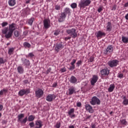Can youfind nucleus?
<instances>
[{"label": "nucleus", "instance_id": "f257e3e1", "mask_svg": "<svg viewBox=\"0 0 128 128\" xmlns=\"http://www.w3.org/2000/svg\"><path fill=\"white\" fill-rule=\"evenodd\" d=\"M16 28H18L16 24L12 23L9 24V28L8 27H4L2 29V32L3 34H4L6 38H10L12 36Z\"/></svg>", "mask_w": 128, "mask_h": 128}, {"label": "nucleus", "instance_id": "f03ea898", "mask_svg": "<svg viewBox=\"0 0 128 128\" xmlns=\"http://www.w3.org/2000/svg\"><path fill=\"white\" fill-rule=\"evenodd\" d=\"M92 1L90 0H81L78 6L82 10V8H84L86 6H88L90 4Z\"/></svg>", "mask_w": 128, "mask_h": 128}, {"label": "nucleus", "instance_id": "7ed1b4c3", "mask_svg": "<svg viewBox=\"0 0 128 128\" xmlns=\"http://www.w3.org/2000/svg\"><path fill=\"white\" fill-rule=\"evenodd\" d=\"M66 32L68 34H69L70 36L73 38H76L78 36V33H76V30L74 28L71 29H68L66 30Z\"/></svg>", "mask_w": 128, "mask_h": 128}, {"label": "nucleus", "instance_id": "20e7f679", "mask_svg": "<svg viewBox=\"0 0 128 128\" xmlns=\"http://www.w3.org/2000/svg\"><path fill=\"white\" fill-rule=\"evenodd\" d=\"M24 118V114H18V122H20V124H26V122H28V116H26Z\"/></svg>", "mask_w": 128, "mask_h": 128}, {"label": "nucleus", "instance_id": "39448f33", "mask_svg": "<svg viewBox=\"0 0 128 128\" xmlns=\"http://www.w3.org/2000/svg\"><path fill=\"white\" fill-rule=\"evenodd\" d=\"M119 62L120 61H118V60H110L108 62V64L110 66V68H114L118 66Z\"/></svg>", "mask_w": 128, "mask_h": 128}, {"label": "nucleus", "instance_id": "423d86ee", "mask_svg": "<svg viewBox=\"0 0 128 128\" xmlns=\"http://www.w3.org/2000/svg\"><path fill=\"white\" fill-rule=\"evenodd\" d=\"M90 104L92 106H96V104L100 105V100L98 97L94 96L90 101Z\"/></svg>", "mask_w": 128, "mask_h": 128}, {"label": "nucleus", "instance_id": "0eeeda50", "mask_svg": "<svg viewBox=\"0 0 128 128\" xmlns=\"http://www.w3.org/2000/svg\"><path fill=\"white\" fill-rule=\"evenodd\" d=\"M56 96L54 94H48L46 96V100L49 102H52L56 100Z\"/></svg>", "mask_w": 128, "mask_h": 128}, {"label": "nucleus", "instance_id": "6e6552de", "mask_svg": "<svg viewBox=\"0 0 128 128\" xmlns=\"http://www.w3.org/2000/svg\"><path fill=\"white\" fill-rule=\"evenodd\" d=\"M44 26L46 30L50 28V20L49 19H44L43 21Z\"/></svg>", "mask_w": 128, "mask_h": 128}, {"label": "nucleus", "instance_id": "1a4fd4ad", "mask_svg": "<svg viewBox=\"0 0 128 128\" xmlns=\"http://www.w3.org/2000/svg\"><path fill=\"white\" fill-rule=\"evenodd\" d=\"M36 96L40 98H42L44 96V91L42 88H38L35 92Z\"/></svg>", "mask_w": 128, "mask_h": 128}, {"label": "nucleus", "instance_id": "9d476101", "mask_svg": "<svg viewBox=\"0 0 128 128\" xmlns=\"http://www.w3.org/2000/svg\"><path fill=\"white\" fill-rule=\"evenodd\" d=\"M64 48V46L62 44V43H58L56 44L55 46V50L57 52H58L60 50H62Z\"/></svg>", "mask_w": 128, "mask_h": 128}, {"label": "nucleus", "instance_id": "9b49d317", "mask_svg": "<svg viewBox=\"0 0 128 128\" xmlns=\"http://www.w3.org/2000/svg\"><path fill=\"white\" fill-rule=\"evenodd\" d=\"M66 14L62 12L60 14L59 16L58 17V22H64L66 20Z\"/></svg>", "mask_w": 128, "mask_h": 128}, {"label": "nucleus", "instance_id": "f8f14e48", "mask_svg": "<svg viewBox=\"0 0 128 128\" xmlns=\"http://www.w3.org/2000/svg\"><path fill=\"white\" fill-rule=\"evenodd\" d=\"M112 52H114V46L112 45H108L104 51V54H112Z\"/></svg>", "mask_w": 128, "mask_h": 128}, {"label": "nucleus", "instance_id": "ddd939ff", "mask_svg": "<svg viewBox=\"0 0 128 128\" xmlns=\"http://www.w3.org/2000/svg\"><path fill=\"white\" fill-rule=\"evenodd\" d=\"M100 72L102 76H108L110 74V70H108V68H106L101 70Z\"/></svg>", "mask_w": 128, "mask_h": 128}, {"label": "nucleus", "instance_id": "4468645a", "mask_svg": "<svg viewBox=\"0 0 128 128\" xmlns=\"http://www.w3.org/2000/svg\"><path fill=\"white\" fill-rule=\"evenodd\" d=\"M98 76L97 75H93L90 80L92 86H94V84L98 82Z\"/></svg>", "mask_w": 128, "mask_h": 128}, {"label": "nucleus", "instance_id": "2eb2a0df", "mask_svg": "<svg viewBox=\"0 0 128 128\" xmlns=\"http://www.w3.org/2000/svg\"><path fill=\"white\" fill-rule=\"evenodd\" d=\"M96 36L97 38L100 39V38H102V36H105L106 33L102 32L100 30H99L96 33Z\"/></svg>", "mask_w": 128, "mask_h": 128}, {"label": "nucleus", "instance_id": "dca6fc26", "mask_svg": "<svg viewBox=\"0 0 128 128\" xmlns=\"http://www.w3.org/2000/svg\"><path fill=\"white\" fill-rule=\"evenodd\" d=\"M21 60L24 66H30V60H26V58H22Z\"/></svg>", "mask_w": 128, "mask_h": 128}, {"label": "nucleus", "instance_id": "f3484780", "mask_svg": "<svg viewBox=\"0 0 128 128\" xmlns=\"http://www.w3.org/2000/svg\"><path fill=\"white\" fill-rule=\"evenodd\" d=\"M85 108L88 112H90V114H92V112H94V109H92V107L89 104H86L85 105Z\"/></svg>", "mask_w": 128, "mask_h": 128}, {"label": "nucleus", "instance_id": "a211bd4d", "mask_svg": "<svg viewBox=\"0 0 128 128\" xmlns=\"http://www.w3.org/2000/svg\"><path fill=\"white\" fill-rule=\"evenodd\" d=\"M112 22H108L106 26V32H112Z\"/></svg>", "mask_w": 128, "mask_h": 128}, {"label": "nucleus", "instance_id": "6ab92c4d", "mask_svg": "<svg viewBox=\"0 0 128 128\" xmlns=\"http://www.w3.org/2000/svg\"><path fill=\"white\" fill-rule=\"evenodd\" d=\"M71 12H72V10L70 8H66L64 9V12H62L64 14H65L66 16L67 14H68V16H70Z\"/></svg>", "mask_w": 128, "mask_h": 128}, {"label": "nucleus", "instance_id": "aec40b11", "mask_svg": "<svg viewBox=\"0 0 128 128\" xmlns=\"http://www.w3.org/2000/svg\"><path fill=\"white\" fill-rule=\"evenodd\" d=\"M35 128H42V122L40 120H38L36 122Z\"/></svg>", "mask_w": 128, "mask_h": 128}, {"label": "nucleus", "instance_id": "412c9836", "mask_svg": "<svg viewBox=\"0 0 128 128\" xmlns=\"http://www.w3.org/2000/svg\"><path fill=\"white\" fill-rule=\"evenodd\" d=\"M76 94V88L72 86L68 89V94L72 96V94Z\"/></svg>", "mask_w": 128, "mask_h": 128}, {"label": "nucleus", "instance_id": "4be33fe9", "mask_svg": "<svg viewBox=\"0 0 128 128\" xmlns=\"http://www.w3.org/2000/svg\"><path fill=\"white\" fill-rule=\"evenodd\" d=\"M8 4L10 6H14L16 4V0H8Z\"/></svg>", "mask_w": 128, "mask_h": 128}, {"label": "nucleus", "instance_id": "5701e85b", "mask_svg": "<svg viewBox=\"0 0 128 128\" xmlns=\"http://www.w3.org/2000/svg\"><path fill=\"white\" fill-rule=\"evenodd\" d=\"M17 72L20 74H24V68H22V66H18L17 68Z\"/></svg>", "mask_w": 128, "mask_h": 128}, {"label": "nucleus", "instance_id": "b1692460", "mask_svg": "<svg viewBox=\"0 0 128 128\" xmlns=\"http://www.w3.org/2000/svg\"><path fill=\"white\" fill-rule=\"evenodd\" d=\"M78 82V79L74 76H72L70 78V82L71 84H76Z\"/></svg>", "mask_w": 128, "mask_h": 128}, {"label": "nucleus", "instance_id": "393cba45", "mask_svg": "<svg viewBox=\"0 0 128 128\" xmlns=\"http://www.w3.org/2000/svg\"><path fill=\"white\" fill-rule=\"evenodd\" d=\"M114 88H116L114 84H110V87L108 88V92H114Z\"/></svg>", "mask_w": 128, "mask_h": 128}, {"label": "nucleus", "instance_id": "a878e982", "mask_svg": "<svg viewBox=\"0 0 128 128\" xmlns=\"http://www.w3.org/2000/svg\"><path fill=\"white\" fill-rule=\"evenodd\" d=\"M120 124L122 126H128V121L126 119L120 120Z\"/></svg>", "mask_w": 128, "mask_h": 128}, {"label": "nucleus", "instance_id": "bb28decb", "mask_svg": "<svg viewBox=\"0 0 128 128\" xmlns=\"http://www.w3.org/2000/svg\"><path fill=\"white\" fill-rule=\"evenodd\" d=\"M14 50H16L15 48H11L8 50V54L10 56H12V54H14Z\"/></svg>", "mask_w": 128, "mask_h": 128}, {"label": "nucleus", "instance_id": "cd10ccee", "mask_svg": "<svg viewBox=\"0 0 128 128\" xmlns=\"http://www.w3.org/2000/svg\"><path fill=\"white\" fill-rule=\"evenodd\" d=\"M18 94L20 96H24V94H26V92L24 91V90L22 89V90H20L18 93Z\"/></svg>", "mask_w": 128, "mask_h": 128}, {"label": "nucleus", "instance_id": "c85d7f7f", "mask_svg": "<svg viewBox=\"0 0 128 128\" xmlns=\"http://www.w3.org/2000/svg\"><path fill=\"white\" fill-rule=\"evenodd\" d=\"M122 40L124 44H128V38L124 36H122Z\"/></svg>", "mask_w": 128, "mask_h": 128}, {"label": "nucleus", "instance_id": "c756f323", "mask_svg": "<svg viewBox=\"0 0 128 128\" xmlns=\"http://www.w3.org/2000/svg\"><path fill=\"white\" fill-rule=\"evenodd\" d=\"M34 18H31L28 20V24L30 26H32V23L34 22Z\"/></svg>", "mask_w": 128, "mask_h": 128}, {"label": "nucleus", "instance_id": "7c9ffc66", "mask_svg": "<svg viewBox=\"0 0 128 128\" xmlns=\"http://www.w3.org/2000/svg\"><path fill=\"white\" fill-rule=\"evenodd\" d=\"M28 122H32L33 120H34V116L33 115L28 116Z\"/></svg>", "mask_w": 128, "mask_h": 128}, {"label": "nucleus", "instance_id": "2f4dec72", "mask_svg": "<svg viewBox=\"0 0 128 128\" xmlns=\"http://www.w3.org/2000/svg\"><path fill=\"white\" fill-rule=\"evenodd\" d=\"M70 7L73 9L76 8H78V4L76 2L72 3L70 4Z\"/></svg>", "mask_w": 128, "mask_h": 128}, {"label": "nucleus", "instance_id": "473e14b6", "mask_svg": "<svg viewBox=\"0 0 128 128\" xmlns=\"http://www.w3.org/2000/svg\"><path fill=\"white\" fill-rule=\"evenodd\" d=\"M82 60H78L76 63V66H77V68H80V66H82Z\"/></svg>", "mask_w": 128, "mask_h": 128}, {"label": "nucleus", "instance_id": "72a5a7b5", "mask_svg": "<svg viewBox=\"0 0 128 128\" xmlns=\"http://www.w3.org/2000/svg\"><path fill=\"white\" fill-rule=\"evenodd\" d=\"M74 108H72L68 111V114L69 116H72V114H74Z\"/></svg>", "mask_w": 128, "mask_h": 128}, {"label": "nucleus", "instance_id": "f704fd0d", "mask_svg": "<svg viewBox=\"0 0 128 128\" xmlns=\"http://www.w3.org/2000/svg\"><path fill=\"white\" fill-rule=\"evenodd\" d=\"M122 104H124V106H128V99L123 100Z\"/></svg>", "mask_w": 128, "mask_h": 128}, {"label": "nucleus", "instance_id": "c9c22d12", "mask_svg": "<svg viewBox=\"0 0 128 128\" xmlns=\"http://www.w3.org/2000/svg\"><path fill=\"white\" fill-rule=\"evenodd\" d=\"M24 46L25 48H30V44L28 42H24Z\"/></svg>", "mask_w": 128, "mask_h": 128}, {"label": "nucleus", "instance_id": "e433bc0d", "mask_svg": "<svg viewBox=\"0 0 128 128\" xmlns=\"http://www.w3.org/2000/svg\"><path fill=\"white\" fill-rule=\"evenodd\" d=\"M8 24V22H4L2 23L1 26L2 28H4V26H6Z\"/></svg>", "mask_w": 128, "mask_h": 128}, {"label": "nucleus", "instance_id": "4c0bfd02", "mask_svg": "<svg viewBox=\"0 0 128 128\" xmlns=\"http://www.w3.org/2000/svg\"><path fill=\"white\" fill-rule=\"evenodd\" d=\"M6 90L3 89L0 91V96H2L4 93L6 92Z\"/></svg>", "mask_w": 128, "mask_h": 128}, {"label": "nucleus", "instance_id": "58836bf2", "mask_svg": "<svg viewBox=\"0 0 128 128\" xmlns=\"http://www.w3.org/2000/svg\"><path fill=\"white\" fill-rule=\"evenodd\" d=\"M94 60V57L91 56L90 58L88 60V62H92Z\"/></svg>", "mask_w": 128, "mask_h": 128}, {"label": "nucleus", "instance_id": "ea45409f", "mask_svg": "<svg viewBox=\"0 0 128 128\" xmlns=\"http://www.w3.org/2000/svg\"><path fill=\"white\" fill-rule=\"evenodd\" d=\"M6 62V60H4V58H0V64H2Z\"/></svg>", "mask_w": 128, "mask_h": 128}, {"label": "nucleus", "instance_id": "a19ab883", "mask_svg": "<svg viewBox=\"0 0 128 128\" xmlns=\"http://www.w3.org/2000/svg\"><path fill=\"white\" fill-rule=\"evenodd\" d=\"M14 36H16V38H18V36H20V32H18V31L15 30L14 32Z\"/></svg>", "mask_w": 128, "mask_h": 128}, {"label": "nucleus", "instance_id": "79ce46f5", "mask_svg": "<svg viewBox=\"0 0 128 128\" xmlns=\"http://www.w3.org/2000/svg\"><path fill=\"white\" fill-rule=\"evenodd\" d=\"M28 56L30 58H34V54L32 52H30L28 56H26V58H28Z\"/></svg>", "mask_w": 128, "mask_h": 128}, {"label": "nucleus", "instance_id": "37998d69", "mask_svg": "<svg viewBox=\"0 0 128 128\" xmlns=\"http://www.w3.org/2000/svg\"><path fill=\"white\" fill-rule=\"evenodd\" d=\"M92 128H96V123L92 122L90 125Z\"/></svg>", "mask_w": 128, "mask_h": 128}, {"label": "nucleus", "instance_id": "c03bdc74", "mask_svg": "<svg viewBox=\"0 0 128 128\" xmlns=\"http://www.w3.org/2000/svg\"><path fill=\"white\" fill-rule=\"evenodd\" d=\"M55 10H60V6L56 5L55 6Z\"/></svg>", "mask_w": 128, "mask_h": 128}, {"label": "nucleus", "instance_id": "a18cd8bd", "mask_svg": "<svg viewBox=\"0 0 128 128\" xmlns=\"http://www.w3.org/2000/svg\"><path fill=\"white\" fill-rule=\"evenodd\" d=\"M24 92H25V94H28L30 92V90L26 89V90H24Z\"/></svg>", "mask_w": 128, "mask_h": 128}, {"label": "nucleus", "instance_id": "49530a36", "mask_svg": "<svg viewBox=\"0 0 128 128\" xmlns=\"http://www.w3.org/2000/svg\"><path fill=\"white\" fill-rule=\"evenodd\" d=\"M56 128H60V122H57L56 125L55 126Z\"/></svg>", "mask_w": 128, "mask_h": 128}, {"label": "nucleus", "instance_id": "de8ad7c7", "mask_svg": "<svg viewBox=\"0 0 128 128\" xmlns=\"http://www.w3.org/2000/svg\"><path fill=\"white\" fill-rule=\"evenodd\" d=\"M60 72H66V68H62Z\"/></svg>", "mask_w": 128, "mask_h": 128}, {"label": "nucleus", "instance_id": "09e8293b", "mask_svg": "<svg viewBox=\"0 0 128 128\" xmlns=\"http://www.w3.org/2000/svg\"><path fill=\"white\" fill-rule=\"evenodd\" d=\"M60 34V30H56V31L54 32V36H58Z\"/></svg>", "mask_w": 128, "mask_h": 128}, {"label": "nucleus", "instance_id": "8fccbe9b", "mask_svg": "<svg viewBox=\"0 0 128 128\" xmlns=\"http://www.w3.org/2000/svg\"><path fill=\"white\" fill-rule=\"evenodd\" d=\"M29 126L30 128H34V122H31L29 124Z\"/></svg>", "mask_w": 128, "mask_h": 128}, {"label": "nucleus", "instance_id": "3c124183", "mask_svg": "<svg viewBox=\"0 0 128 128\" xmlns=\"http://www.w3.org/2000/svg\"><path fill=\"white\" fill-rule=\"evenodd\" d=\"M76 62V60H72V62H71V66H74V64Z\"/></svg>", "mask_w": 128, "mask_h": 128}, {"label": "nucleus", "instance_id": "603ef678", "mask_svg": "<svg viewBox=\"0 0 128 128\" xmlns=\"http://www.w3.org/2000/svg\"><path fill=\"white\" fill-rule=\"evenodd\" d=\"M74 68H76V66L74 65H72L69 70H74Z\"/></svg>", "mask_w": 128, "mask_h": 128}, {"label": "nucleus", "instance_id": "864d4df0", "mask_svg": "<svg viewBox=\"0 0 128 128\" xmlns=\"http://www.w3.org/2000/svg\"><path fill=\"white\" fill-rule=\"evenodd\" d=\"M76 106H78V108H80V106H82V102H77Z\"/></svg>", "mask_w": 128, "mask_h": 128}, {"label": "nucleus", "instance_id": "5fc2aeb1", "mask_svg": "<svg viewBox=\"0 0 128 128\" xmlns=\"http://www.w3.org/2000/svg\"><path fill=\"white\" fill-rule=\"evenodd\" d=\"M52 71V68H49L48 69V70L46 72V74H50V72Z\"/></svg>", "mask_w": 128, "mask_h": 128}, {"label": "nucleus", "instance_id": "6e6d98bb", "mask_svg": "<svg viewBox=\"0 0 128 128\" xmlns=\"http://www.w3.org/2000/svg\"><path fill=\"white\" fill-rule=\"evenodd\" d=\"M118 78H124V74H118Z\"/></svg>", "mask_w": 128, "mask_h": 128}, {"label": "nucleus", "instance_id": "4d7b16f0", "mask_svg": "<svg viewBox=\"0 0 128 128\" xmlns=\"http://www.w3.org/2000/svg\"><path fill=\"white\" fill-rule=\"evenodd\" d=\"M102 8L100 7L98 10V12H102Z\"/></svg>", "mask_w": 128, "mask_h": 128}, {"label": "nucleus", "instance_id": "13d9d810", "mask_svg": "<svg viewBox=\"0 0 128 128\" xmlns=\"http://www.w3.org/2000/svg\"><path fill=\"white\" fill-rule=\"evenodd\" d=\"M116 10V5H114L112 8V10Z\"/></svg>", "mask_w": 128, "mask_h": 128}, {"label": "nucleus", "instance_id": "bf43d9fd", "mask_svg": "<svg viewBox=\"0 0 128 128\" xmlns=\"http://www.w3.org/2000/svg\"><path fill=\"white\" fill-rule=\"evenodd\" d=\"M72 38V36H68L64 38L65 40H70Z\"/></svg>", "mask_w": 128, "mask_h": 128}, {"label": "nucleus", "instance_id": "052dcab7", "mask_svg": "<svg viewBox=\"0 0 128 128\" xmlns=\"http://www.w3.org/2000/svg\"><path fill=\"white\" fill-rule=\"evenodd\" d=\"M23 82L25 84H30V82H28V80H24L23 81Z\"/></svg>", "mask_w": 128, "mask_h": 128}, {"label": "nucleus", "instance_id": "680f3d73", "mask_svg": "<svg viewBox=\"0 0 128 128\" xmlns=\"http://www.w3.org/2000/svg\"><path fill=\"white\" fill-rule=\"evenodd\" d=\"M2 108H4V106H2V104H0V112L2 110Z\"/></svg>", "mask_w": 128, "mask_h": 128}, {"label": "nucleus", "instance_id": "e2e57ef3", "mask_svg": "<svg viewBox=\"0 0 128 128\" xmlns=\"http://www.w3.org/2000/svg\"><path fill=\"white\" fill-rule=\"evenodd\" d=\"M56 86H58V84L56 83H54L53 84H52V87L53 88H56Z\"/></svg>", "mask_w": 128, "mask_h": 128}, {"label": "nucleus", "instance_id": "0e129e2a", "mask_svg": "<svg viewBox=\"0 0 128 128\" xmlns=\"http://www.w3.org/2000/svg\"><path fill=\"white\" fill-rule=\"evenodd\" d=\"M124 8H128V2L124 4Z\"/></svg>", "mask_w": 128, "mask_h": 128}, {"label": "nucleus", "instance_id": "69168bd1", "mask_svg": "<svg viewBox=\"0 0 128 128\" xmlns=\"http://www.w3.org/2000/svg\"><path fill=\"white\" fill-rule=\"evenodd\" d=\"M30 0H26V4H30Z\"/></svg>", "mask_w": 128, "mask_h": 128}, {"label": "nucleus", "instance_id": "338daca9", "mask_svg": "<svg viewBox=\"0 0 128 128\" xmlns=\"http://www.w3.org/2000/svg\"><path fill=\"white\" fill-rule=\"evenodd\" d=\"M125 18H126V20H128V14H127L125 16Z\"/></svg>", "mask_w": 128, "mask_h": 128}, {"label": "nucleus", "instance_id": "774afa93", "mask_svg": "<svg viewBox=\"0 0 128 128\" xmlns=\"http://www.w3.org/2000/svg\"><path fill=\"white\" fill-rule=\"evenodd\" d=\"M68 128H74V125H70Z\"/></svg>", "mask_w": 128, "mask_h": 128}]
</instances>
